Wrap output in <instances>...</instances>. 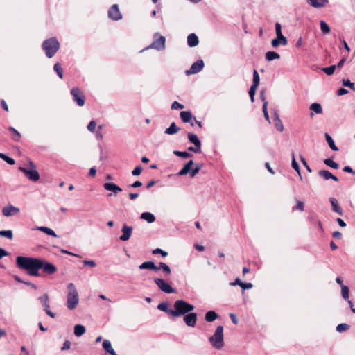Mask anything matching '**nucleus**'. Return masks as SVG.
<instances>
[{
    "instance_id": "62",
    "label": "nucleus",
    "mask_w": 355,
    "mask_h": 355,
    "mask_svg": "<svg viewBox=\"0 0 355 355\" xmlns=\"http://www.w3.org/2000/svg\"><path fill=\"white\" fill-rule=\"evenodd\" d=\"M242 281L239 278H236L234 282L230 283V286H241Z\"/></svg>"
},
{
    "instance_id": "36",
    "label": "nucleus",
    "mask_w": 355,
    "mask_h": 355,
    "mask_svg": "<svg viewBox=\"0 0 355 355\" xmlns=\"http://www.w3.org/2000/svg\"><path fill=\"white\" fill-rule=\"evenodd\" d=\"M280 58V55L279 53L275 52V51H268L266 53V59L268 61H272L275 59H279Z\"/></svg>"
},
{
    "instance_id": "54",
    "label": "nucleus",
    "mask_w": 355,
    "mask_h": 355,
    "mask_svg": "<svg viewBox=\"0 0 355 355\" xmlns=\"http://www.w3.org/2000/svg\"><path fill=\"white\" fill-rule=\"evenodd\" d=\"M257 88V87L252 86V85H251V87H250L249 95H250V100L252 102H254V95H255Z\"/></svg>"
},
{
    "instance_id": "6",
    "label": "nucleus",
    "mask_w": 355,
    "mask_h": 355,
    "mask_svg": "<svg viewBox=\"0 0 355 355\" xmlns=\"http://www.w3.org/2000/svg\"><path fill=\"white\" fill-rule=\"evenodd\" d=\"M275 32L277 37L272 40V46L273 48H277L280 44H282L284 46L288 44V40L286 37H284L282 33V26L279 23L275 24Z\"/></svg>"
},
{
    "instance_id": "26",
    "label": "nucleus",
    "mask_w": 355,
    "mask_h": 355,
    "mask_svg": "<svg viewBox=\"0 0 355 355\" xmlns=\"http://www.w3.org/2000/svg\"><path fill=\"white\" fill-rule=\"evenodd\" d=\"M310 110L311 111V116H313V112L315 114H322V108L320 103H313L310 105Z\"/></svg>"
},
{
    "instance_id": "49",
    "label": "nucleus",
    "mask_w": 355,
    "mask_h": 355,
    "mask_svg": "<svg viewBox=\"0 0 355 355\" xmlns=\"http://www.w3.org/2000/svg\"><path fill=\"white\" fill-rule=\"evenodd\" d=\"M0 236L12 239L13 237L12 232L11 230H1L0 231Z\"/></svg>"
},
{
    "instance_id": "44",
    "label": "nucleus",
    "mask_w": 355,
    "mask_h": 355,
    "mask_svg": "<svg viewBox=\"0 0 355 355\" xmlns=\"http://www.w3.org/2000/svg\"><path fill=\"white\" fill-rule=\"evenodd\" d=\"M8 129L13 132L12 139L15 141H18L21 137L19 132L12 127H10Z\"/></svg>"
},
{
    "instance_id": "64",
    "label": "nucleus",
    "mask_w": 355,
    "mask_h": 355,
    "mask_svg": "<svg viewBox=\"0 0 355 355\" xmlns=\"http://www.w3.org/2000/svg\"><path fill=\"white\" fill-rule=\"evenodd\" d=\"M189 150L190 151H193V152H195V153H200V150H201V148L200 147H198V146H196L195 147H193V146H190L189 148H188Z\"/></svg>"
},
{
    "instance_id": "35",
    "label": "nucleus",
    "mask_w": 355,
    "mask_h": 355,
    "mask_svg": "<svg viewBox=\"0 0 355 355\" xmlns=\"http://www.w3.org/2000/svg\"><path fill=\"white\" fill-rule=\"evenodd\" d=\"M291 165H292V167L293 168L297 173L300 178L301 180H302V175H301V172H300V166L295 158V155H294V153L292 154V163H291Z\"/></svg>"
},
{
    "instance_id": "48",
    "label": "nucleus",
    "mask_w": 355,
    "mask_h": 355,
    "mask_svg": "<svg viewBox=\"0 0 355 355\" xmlns=\"http://www.w3.org/2000/svg\"><path fill=\"white\" fill-rule=\"evenodd\" d=\"M336 69V65H331L328 67L322 68V71L328 76L332 75Z\"/></svg>"
},
{
    "instance_id": "23",
    "label": "nucleus",
    "mask_w": 355,
    "mask_h": 355,
    "mask_svg": "<svg viewBox=\"0 0 355 355\" xmlns=\"http://www.w3.org/2000/svg\"><path fill=\"white\" fill-rule=\"evenodd\" d=\"M180 117L184 123H189L193 118L190 111L181 112L180 113Z\"/></svg>"
},
{
    "instance_id": "5",
    "label": "nucleus",
    "mask_w": 355,
    "mask_h": 355,
    "mask_svg": "<svg viewBox=\"0 0 355 355\" xmlns=\"http://www.w3.org/2000/svg\"><path fill=\"white\" fill-rule=\"evenodd\" d=\"M209 342L216 349H220L224 346L223 327L218 326L213 336L209 338Z\"/></svg>"
},
{
    "instance_id": "43",
    "label": "nucleus",
    "mask_w": 355,
    "mask_h": 355,
    "mask_svg": "<svg viewBox=\"0 0 355 355\" xmlns=\"http://www.w3.org/2000/svg\"><path fill=\"white\" fill-rule=\"evenodd\" d=\"M0 158L3 159L5 162H6L10 165H13L15 163L14 159L6 155L3 153H0Z\"/></svg>"
},
{
    "instance_id": "34",
    "label": "nucleus",
    "mask_w": 355,
    "mask_h": 355,
    "mask_svg": "<svg viewBox=\"0 0 355 355\" xmlns=\"http://www.w3.org/2000/svg\"><path fill=\"white\" fill-rule=\"evenodd\" d=\"M85 333V327L82 324H76L74 327V334L76 336H81Z\"/></svg>"
},
{
    "instance_id": "17",
    "label": "nucleus",
    "mask_w": 355,
    "mask_h": 355,
    "mask_svg": "<svg viewBox=\"0 0 355 355\" xmlns=\"http://www.w3.org/2000/svg\"><path fill=\"white\" fill-rule=\"evenodd\" d=\"M329 202H330L331 205V210L337 213L340 216H343V210L340 207L338 200L335 198H329Z\"/></svg>"
},
{
    "instance_id": "7",
    "label": "nucleus",
    "mask_w": 355,
    "mask_h": 355,
    "mask_svg": "<svg viewBox=\"0 0 355 355\" xmlns=\"http://www.w3.org/2000/svg\"><path fill=\"white\" fill-rule=\"evenodd\" d=\"M30 166L32 168H28L25 167H19V170L22 171L26 176L31 180L36 182L40 179V174L36 169L32 161L29 162Z\"/></svg>"
},
{
    "instance_id": "59",
    "label": "nucleus",
    "mask_w": 355,
    "mask_h": 355,
    "mask_svg": "<svg viewBox=\"0 0 355 355\" xmlns=\"http://www.w3.org/2000/svg\"><path fill=\"white\" fill-rule=\"evenodd\" d=\"M184 108V105L182 104H180L178 101H174L171 105V109L173 110H178V109H182Z\"/></svg>"
},
{
    "instance_id": "10",
    "label": "nucleus",
    "mask_w": 355,
    "mask_h": 355,
    "mask_svg": "<svg viewBox=\"0 0 355 355\" xmlns=\"http://www.w3.org/2000/svg\"><path fill=\"white\" fill-rule=\"evenodd\" d=\"M38 300L42 304L44 311L51 318H55L56 315L50 310L49 297L47 293L38 297Z\"/></svg>"
},
{
    "instance_id": "52",
    "label": "nucleus",
    "mask_w": 355,
    "mask_h": 355,
    "mask_svg": "<svg viewBox=\"0 0 355 355\" xmlns=\"http://www.w3.org/2000/svg\"><path fill=\"white\" fill-rule=\"evenodd\" d=\"M201 168L202 166L200 164H196L193 168L191 169L190 176L191 178L195 177L196 174L199 173Z\"/></svg>"
},
{
    "instance_id": "28",
    "label": "nucleus",
    "mask_w": 355,
    "mask_h": 355,
    "mask_svg": "<svg viewBox=\"0 0 355 355\" xmlns=\"http://www.w3.org/2000/svg\"><path fill=\"white\" fill-rule=\"evenodd\" d=\"M140 218L141 219L147 221L148 223H152L155 220V216L150 212L142 213Z\"/></svg>"
},
{
    "instance_id": "32",
    "label": "nucleus",
    "mask_w": 355,
    "mask_h": 355,
    "mask_svg": "<svg viewBox=\"0 0 355 355\" xmlns=\"http://www.w3.org/2000/svg\"><path fill=\"white\" fill-rule=\"evenodd\" d=\"M37 230L45 233L48 235L52 236L53 237L58 236L56 233L52 229H51L49 227H44V226H40V227H37Z\"/></svg>"
},
{
    "instance_id": "4",
    "label": "nucleus",
    "mask_w": 355,
    "mask_h": 355,
    "mask_svg": "<svg viewBox=\"0 0 355 355\" xmlns=\"http://www.w3.org/2000/svg\"><path fill=\"white\" fill-rule=\"evenodd\" d=\"M60 48V43L55 37L47 39L43 42L42 49L46 57L52 58Z\"/></svg>"
},
{
    "instance_id": "41",
    "label": "nucleus",
    "mask_w": 355,
    "mask_h": 355,
    "mask_svg": "<svg viewBox=\"0 0 355 355\" xmlns=\"http://www.w3.org/2000/svg\"><path fill=\"white\" fill-rule=\"evenodd\" d=\"M53 69L60 78H63L62 69L60 63H55L53 66Z\"/></svg>"
},
{
    "instance_id": "27",
    "label": "nucleus",
    "mask_w": 355,
    "mask_h": 355,
    "mask_svg": "<svg viewBox=\"0 0 355 355\" xmlns=\"http://www.w3.org/2000/svg\"><path fill=\"white\" fill-rule=\"evenodd\" d=\"M103 347L110 355H116V352L113 349L112 344L110 340H104L103 342Z\"/></svg>"
},
{
    "instance_id": "31",
    "label": "nucleus",
    "mask_w": 355,
    "mask_h": 355,
    "mask_svg": "<svg viewBox=\"0 0 355 355\" xmlns=\"http://www.w3.org/2000/svg\"><path fill=\"white\" fill-rule=\"evenodd\" d=\"M324 137L330 148L334 151H338V148L335 145L332 137L328 133H325Z\"/></svg>"
},
{
    "instance_id": "3",
    "label": "nucleus",
    "mask_w": 355,
    "mask_h": 355,
    "mask_svg": "<svg viewBox=\"0 0 355 355\" xmlns=\"http://www.w3.org/2000/svg\"><path fill=\"white\" fill-rule=\"evenodd\" d=\"M194 306L188 302L178 300L174 303V310L170 311V315L173 317H180L187 313L192 311Z\"/></svg>"
},
{
    "instance_id": "51",
    "label": "nucleus",
    "mask_w": 355,
    "mask_h": 355,
    "mask_svg": "<svg viewBox=\"0 0 355 355\" xmlns=\"http://www.w3.org/2000/svg\"><path fill=\"white\" fill-rule=\"evenodd\" d=\"M343 85L345 86V87H349L353 91H355V86H354V84L353 83H352L349 79H343Z\"/></svg>"
},
{
    "instance_id": "50",
    "label": "nucleus",
    "mask_w": 355,
    "mask_h": 355,
    "mask_svg": "<svg viewBox=\"0 0 355 355\" xmlns=\"http://www.w3.org/2000/svg\"><path fill=\"white\" fill-rule=\"evenodd\" d=\"M173 154L181 157L187 158L191 157V154L186 152V151H178V150H174Z\"/></svg>"
},
{
    "instance_id": "22",
    "label": "nucleus",
    "mask_w": 355,
    "mask_h": 355,
    "mask_svg": "<svg viewBox=\"0 0 355 355\" xmlns=\"http://www.w3.org/2000/svg\"><path fill=\"white\" fill-rule=\"evenodd\" d=\"M199 43L198 37L194 33H191L187 36V44L190 47H194Z\"/></svg>"
},
{
    "instance_id": "57",
    "label": "nucleus",
    "mask_w": 355,
    "mask_h": 355,
    "mask_svg": "<svg viewBox=\"0 0 355 355\" xmlns=\"http://www.w3.org/2000/svg\"><path fill=\"white\" fill-rule=\"evenodd\" d=\"M83 263L84 266H87L91 268H94L96 266V262L93 260H85L83 261Z\"/></svg>"
},
{
    "instance_id": "12",
    "label": "nucleus",
    "mask_w": 355,
    "mask_h": 355,
    "mask_svg": "<svg viewBox=\"0 0 355 355\" xmlns=\"http://www.w3.org/2000/svg\"><path fill=\"white\" fill-rule=\"evenodd\" d=\"M204 67V62L202 60H198L195 62L189 69L187 70L185 73L189 76L196 74L202 70Z\"/></svg>"
},
{
    "instance_id": "46",
    "label": "nucleus",
    "mask_w": 355,
    "mask_h": 355,
    "mask_svg": "<svg viewBox=\"0 0 355 355\" xmlns=\"http://www.w3.org/2000/svg\"><path fill=\"white\" fill-rule=\"evenodd\" d=\"M341 293L342 296L345 300L349 299V288L345 285H342L341 287Z\"/></svg>"
},
{
    "instance_id": "8",
    "label": "nucleus",
    "mask_w": 355,
    "mask_h": 355,
    "mask_svg": "<svg viewBox=\"0 0 355 355\" xmlns=\"http://www.w3.org/2000/svg\"><path fill=\"white\" fill-rule=\"evenodd\" d=\"M166 39L164 36L159 35L158 33L154 35V40L152 44L148 46L146 49H155L157 51L164 50L165 49Z\"/></svg>"
},
{
    "instance_id": "15",
    "label": "nucleus",
    "mask_w": 355,
    "mask_h": 355,
    "mask_svg": "<svg viewBox=\"0 0 355 355\" xmlns=\"http://www.w3.org/2000/svg\"><path fill=\"white\" fill-rule=\"evenodd\" d=\"M19 212V209L11 205L4 207L2 209V214L4 216L9 217Z\"/></svg>"
},
{
    "instance_id": "39",
    "label": "nucleus",
    "mask_w": 355,
    "mask_h": 355,
    "mask_svg": "<svg viewBox=\"0 0 355 355\" xmlns=\"http://www.w3.org/2000/svg\"><path fill=\"white\" fill-rule=\"evenodd\" d=\"M324 163L327 166H329V167H331L332 168H334V169H337L339 167V165L336 162H334L331 159H324Z\"/></svg>"
},
{
    "instance_id": "37",
    "label": "nucleus",
    "mask_w": 355,
    "mask_h": 355,
    "mask_svg": "<svg viewBox=\"0 0 355 355\" xmlns=\"http://www.w3.org/2000/svg\"><path fill=\"white\" fill-rule=\"evenodd\" d=\"M158 268L159 270L162 269L166 275H169L171 273L170 267L165 263L160 262Z\"/></svg>"
},
{
    "instance_id": "21",
    "label": "nucleus",
    "mask_w": 355,
    "mask_h": 355,
    "mask_svg": "<svg viewBox=\"0 0 355 355\" xmlns=\"http://www.w3.org/2000/svg\"><path fill=\"white\" fill-rule=\"evenodd\" d=\"M318 175L320 177H322L324 180H327L329 179H332L333 180L338 182V179L336 176L333 175L331 172L326 170L320 171Z\"/></svg>"
},
{
    "instance_id": "13",
    "label": "nucleus",
    "mask_w": 355,
    "mask_h": 355,
    "mask_svg": "<svg viewBox=\"0 0 355 355\" xmlns=\"http://www.w3.org/2000/svg\"><path fill=\"white\" fill-rule=\"evenodd\" d=\"M109 17L114 21L119 20L122 18V15L119 11V7L116 4H114L108 11Z\"/></svg>"
},
{
    "instance_id": "45",
    "label": "nucleus",
    "mask_w": 355,
    "mask_h": 355,
    "mask_svg": "<svg viewBox=\"0 0 355 355\" xmlns=\"http://www.w3.org/2000/svg\"><path fill=\"white\" fill-rule=\"evenodd\" d=\"M296 202H297L296 205L293 207L292 210L293 211L299 210L300 211H303L304 210V202L302 201H300V200H297Z\"/></svg>"
},
{
    "instance_id": "61",
    "label": "nucleus",
    "mask_w": 355,
    "mask_h": 355,
    "mask_svg": "<svg viewBox=\"0 0 355 355\" xmlns=\"http://www.w3.org/2000/svg\"><path fill=\"white\" fill-rule=\"evenodd\" d=\"M252 284L251 283H245V282H242V284H241V288L243 290H245V289H250V288H252Z\"/></svg>"
},
{
    "instance_id": "33",
    "label": "nucleus",
    "mask_w": 355,
    "mask_h": 355,
    "mask_svg": "<svg viewBox=\"0 0 355 355\" xmlns=\"http://www.w3.org/2000/svg\"><path fill=\"white\" fill-rule=\"evenodd\" d=\"M218 317L214 311H209L205 314V320L207 322H213Z\"/></svg>"
},
{
    "instance_id": "40",
    "label": "nucleus",
    "mask_w": 355,
    "mask_h": 355,
    "mask_svg": "<svg viewBox=\"0 0 355 355\" xmlns=\"http://www.w3.org/2000/svg\"><path fill=\"white\" fill-rule=\"evenodd\" d=\"M168 304L167 302H162L158 304L157 309L160 311H164L170 314V311H173L172 309H168Z\"/></svg>"
},
{
    "instance_id": "47",
    "label": "nucleus",
    "mask_w": 355,
    "mask_h": 355,
    "mask_svg": "<svg viewBox=\"0 0 355 355\" xmlns=\"http://www.w3.org/2000/svg\"><path fill=\"white\" fill-rule=\"evenodd\" d=\"M349 329V325L345 323H342L336 327V331L338 332H343Z\"/></svg>"
},
{
    "instance_id": "9",
    "label": "nucleus",
    "mask_w": 355,
    "mask_h": 355,
    "mask_svg": "<svg viewBox=\"0 0 355 355\" xmlns=\"http://www.w3.org/2000/svg\"><path fill=\"white\" fill-rule=\"evenodd\" d=\"M154 282L162 292L168 294L175 293V289H174L171 284L166 282L164 279L155 278Z\"/></svg>"
},
{
    "instance_id": "14",
    "label": "nucleus",
    "mask_w": 355,
    "mask_h": 355,
    "mask_svg": "<svg viewBox=\"0 0 355 355\" xmlns=\"http://www.w3.org/2000/svg\"><path fill=\"white\" fill-rule=\"evenodd\" d=\"M122 234L120 236L119 239L122 241H128L132 233V227L124 224L121 229Z\"/></svg>"
},
{
    "instance_id": "2",
    "label": "nucleus",
    "mask_w": 355,
    "mask_h": 355,
    "mask_svg": "<svg viewBox=\"0 0 355 355\" xmlns=\"http://www.w3.org/2000/svg\"><path fill=\"white\" fill-rule=\"evenodd\" d=\"M67 307L69 310H73L79 304L78 292L73 283L67 284Z\"/></svg>"
},
{
    "instance_id": "56",
    "label": "nucleus",
    "mask_w": 355,
    "mask_h": 355,
    "mask_svg": "<svg viewBox=\"0 0 355 355\" xmlns=\"http://www.w3.org/2000/svg\"><path fill=\"white\" fill-rule=\"evenodd\" d=\"M152 252L153 254H161V255L164 257H166L168 254V253L162 250L160 248H156V249L153 250Z\"/></svg>"
},
{
    "instance_id": "30",
    "label": "nucleus",
    "mask_w": 355,
    "mask_h": 355,
    "mask_svg": "<svg viewBox=\"0 0 355 355\" xmlns=\"http://www.w3.org/2000/svg\"><path fill=\"white\" fill-rule=\"evenodd\" d=\"M180 130V128L177 127L175 122H173L170 126L166 128L164 131V133L166 135H174L177 133Z\"/></svg>"
},
{
    "instance_id": "63",
    "label": "nucleus",
    "mask_w": 355,
    "mask_h": 355,
    "mask_svg": "<svg viewBox=\"0 0 355 355\" xmlns=\"http://www.w3.org/2000/svg\"><path fill=\"white\" fill-rule=\"evenodd\" d=\"M344 172L349 173L351 174H355V171L349 166H346L343 168Z\"/></svg>"
},
{
    "instance_id": "25",
    "label": "nucleus",
    "mask_w": 355,
    "mask_h": 355,
    "mask_svg": "<svg viewBox=\"0 0 355 355\" xmlns=\"http://www.w3.org/2000/svg\"><path fill=\"white\" fill-rule=\"evenodd\" d=\"M193 160L189 161L184 167L178 172L179 175H184L191 173V167L193 165Z\"/></svg>"
},
{
    "instance_id": "20",
    "label": "nucleus",
    "mask_w": 355,
    "mask_h": 355,
    "mask_svg": "<svg viewBox=\"0 0 355 355\" xmlns=\"http://www.w3.org/2000/svg\"><path fill=\"white\" fill-rule=\"evenodd\" d=\"M103 187L105 190L112 191L115 194L122 191V189L114 183H105Z\"/></svg>"
},
{
    "instance_id": "55",
    "label": "nucleus",
    "mask_w": 355,
    "mask_h": 355,
    "mask_svg": "<svg viewBox=\"0 0 355 355\" xmlns=\"http://www.w3.org/2000/svg\"><path fill=\"white\" fill-rule=\"evenodd\" d=\"M96 121L92 120L89 122L87 125V130L91 132H94L96 129Z\"/></svg>"
},
{
    "instance_id": "58",
    "label": "nucleus",
    "mask_w": 355,
    "mask_h": 355,
    "mask_svg": "<svg viewBox=\"0 0 355 355\" xmlns=\"http://www.w3.org/2000/svg\"><path fill=\"white\" fill-rule=\"evenodd\" d=\"M141 171H142V167L141 166H137L132 171V174L134 176H137L141 174Z\"/></svg>"
},
{
    "instance_id": "18",
    "label": "nucleus",
    "mask_w": 355,
    "mask_h": 355,
    "mask_svg": "<svg viewBox=\"0 0 355 355\" xmlns=\"http://www.w3.org/2000/svg\"><path fill=\"white\" fill-rule=\"evenodd\" d=\"M307 3L313 8H319L324 7L329 0H307Z\"/></svg>"
},
{
    "instance_id": "42",
    "label": "nucleus",
    "mask_w": 355,
    "mask_h": 355,
    "mask_svg": "<svg viewBox=\"0 0 355 355\" xmlns=\"http://www.w3.org/2000/svg\"><path fill=\"white\" fill-rule=\"evenodd\" d=\"M260 81L259 75L257 70H254L253 71V83L252 86L258 87Z\"/></svg>"
},
{
    "instance_id": "38",
    "label": "nucleus",
    "mask_w": 355,
    "mask_h": 355,
    "mask_svg": "<svg viewBox=\"0 0 355 355\" xmlns=\"http://www.w3.org/2000/svg\"><path fill=\"white\" fill-rule=\"evenodd\" d=\"M320 25L321 31L324 34H328V33H330V31H331L330 28H329V26H328V24L325 21H320Z\"/></svg>"
},
{
    "instance_id": "24",
    "label": "nucleus",
    "mask_w": 355,
    "mask_h": 355,
    "mask_svg": "<svg viewBox=\"0 0 355 355\" xmlns=\"http://www.w3.org/2000/svg\"><path fill=\"white\" fill-rule=\"evenodd\" d=\"M187 136L190 143L194 144L196 146L201 147V142L196 135L188 132Z\"/></svg>"
},
{
    "instance_id": "11",
    "label": "nucleus",
    "mask_w": 355,
    "mask_h": 355,
    "mask_svg": "<svg viewBox=\"0 0 355 355\" xmlns=\"http://www.w3.org/2000/svg\"><path fill=\"white\" fill-rule=\"evenodd\" d=\"M71 94L78 106L82 107L85 105V96L78 87H73L71 90Z\"/></svg>"
},
{
    "instance_id": "1",
    "label": "nucleus",
    "mask_w": 355,
    "mask_h": 355,
    "mask_svg": "<svg viewBox=\"0 0 355 355\" xmlns=\"http://www.w3.org/2000/svg\"><path fill=\"white\" fill-rule=\"evenodd\" d=\"M16 264L19 269L26 270L29 275L34 277L40 275V269L48 275H52L57 270V268L53 263L37 258L18 256L16 258Z\"/></svg>"
},
{
    "instance_id": "29",
    "label": "nucleus",
    "mask_w": 355,
    "mask_h": 355,
    "mask_svg": "<svg viewBox=\"0 0 355 355\" xmlns=\"http://www.w3.org/2000/svg\"><path fill=\"white\" fill-rule=\"evenodd\" d=\"M274 125L279 132H282L284 130L283 123L277 113L274 115Z\"/></svg>"
},
{
    "instance_id": "53",
    "label": "nucleus",
    "mask_w": 355,
    "mask_h": 355,
    "mask_svg": "<svg viewBox=\"0 0 355 355\" xmlns=\"http://www.w3.org/2000/svg\"><path fill=\"white\" fill-rule=\"evenodd\" d=\"M267 105H268V102L264 101L263 102V115H264V117L265 119L269 122L270 123V118H269V114H268V110H267Z\"/></svg>"
},
{
    "instance_id": "19",
    "label": "nucleus",
    "mask_w": 355,
    "mask_h": 355,
    "mask_svg": "<svg viewBox=\"0 0 355 355\" xmlns=\"http://www.w3.org/2000/svg\"><path fill=\"white\" fill-rule=\"evenodd\" d=\"M139 268L141 270L150 269V270H153L155 271L159 270V268H158V266H157L154 263V262L151 261L144 262L139 266Z\"/></svg>"
},
{
    "instance_id": "16",
    "label": "nucleus",
    "mask_w": 355,
    "mask_h": 355,
    "mask_svg": "<svg viewBox=\"0 0 355 355\" xmlns=\"http://www.w3.org/2000/svg\"><path fill=\"white\" fill-rule=\"evenodd\" d=\"M197 314L195 313H190L184 317V321L189 327H193L196 324Z\"/></svg>"
},
{
    "instance_id": "60",
    "label": "nucleus",
    "mask_w": 355,
    "mask_h": 355,
    "mask_svg": "<svg viewBox=\"0 0 355 355\" xmlns=\"http://www.w3.org/2000/svg\"><path fill=\"white\" fill-rule=\"evenodd\" d=\"M70 347H71L70 341L66 340L63 343V345H62V347L61 348V350H62V351L67 350V349H69L70 348Z\"/></svg>"
}]
</instances>
